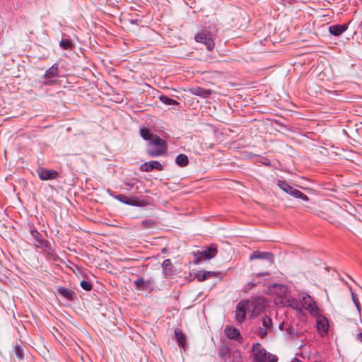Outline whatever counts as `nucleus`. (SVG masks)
Listing matches in <instances>:
<instances>
[{
  "mask_svg": "<svg viewBox=\"0 0 362 362\" xmlns=\"http://www.w3.org/2000/svg\"><path fill=\"white\" fill-rule=\"evenodd\" d=\"M303 275L310 284L322 288L325 292H327L326 287L331 286L337 280H341L334 269L325 264H313Z\"/></svg>",
  "mask_w": 362,
  "mask_h": 362,
  "instance_id": "obj_1",
  "label": "nucleus"
},
{
  "mask_svg": "<svg viewBox=\"0 0 362 362\" xmlns=\"http://www.w3.org/2000/svg\"><path fill=\"white\" fill-rule=\"evenodd\" d=\"M168 150L166 142L160 138H155V139L148 143L146 152L151 157H158L166 153Z\"/></svg>",
  "mask_w": 362,
  "mask_h": 362,
  "instance_id": "obj_2",
  "label": "nucleus"
},
{
  "mask_svg": "<svg viewBox=\"0 0 362 362\" xmlns=\"http://www.w3.org/2000/svg\"><path fill=\"white\" fill-rule=\"evenodd\" d=\"M266 299L262 296H257L251 300H248V312L251 313V318H255L264 308Z\"/></svg>",
  "mask_w": 362,
  "mask_h": 362,
  "instance_id": "obj_3",
  "label": "nucleus"
},
{
  "mask_svg": "<svg viewBox=\"0 0 362 362\" xmlns=\"http://www.w3.org/2000/svg\"><path fill=\"white\" fill-rule=\"evenodd\" d=\"M218 253L217 246L211 245L202 251H198L194 254L195 263H198L203 259H210Z\"/></svg>",
  "mask_w": 362,
  "mask_h": 362,
  "instance_id": "obj_4",
  "label": "nucleus"
},
{
  "mask_svg": "<svg viewBox=\"0 0 362 362\" xmlns=\"http://www.w3.org/2000/svg\"><path fill=\"white\" fill-rule=\"evenodd\" d=\"M301 308H304L315 316L317 315L320 311L316 302L313 299L311 296H303L301 299Z\"/></svg>",
  "mask_w": 362,
  "mask_h": 362,
  "instance_id": "obj_5",
  "label": "nucleus"
},
{
  "mask_svg": "<svg viewBox=\"0 0 362 362\" xmlns=\"http://www.w3.org/2000/svg\"><path fill=\"white\" fill-rule=\"evenodd\" d=\"M252 352L254 362H267V351L259 343L253 344Z\"/></svg>",
  "mask_w": 362,
  "mask_h": 362,
  "instance_id": "obj_6",
  "label": "nucleus"
},
{
  "mask_svg": "<svg viewBox=\"0 0 362 362\" xmlns=\"http://www.w3.org/2000/svg\"><path fill=\"white\" fill-rule=\"evenodd\" d=\"M134 284L139 291L151 292L155 286V281L153 279L139 278L134 281Z\"/></svg>",
  "mask_w": 362,
  "mask_h": 362,
  "instance_id": "obj_7",
  "label": "nucleus"
},
{
  "mask_svg": "<svg viewBox=\"0 0 362 362\" xmlns=\"http://www.w3.org/2000/svg\"><path fill=\"white\" fill-rule=\"evenodd\" d=\"M195 40L205 45L208 50H212L214 47V42L211 34L207 31H203L197 34L195 36Z\"/></svg>",
  "mask_w": 362,
  "mask_h": 362,
  "instance_id": "obj_8",
  "label": "nucleus"
},
{
  "mask_svg": "<svg viewBox=\"0 0 362 362\" xmlns=\"http://www.w3.org/2000/svg\"><path fill=\"white\" fill-rule=\"evenodd\" d=\"M248 300H242L238 303L235 309V320L242 323L246 317V312H248Z\"/></svg>",
  "mask_w": 362,
  "mask_h": 362,
  "instance_id": "obj_9",
  "label": "nucleus"
},
{
  "mask_svg": "<svg viewBox=\"0 0 362 362\" xmlns=\"http://www.w3.org/2000/svg\"><path fill=\"white\" fill-rule=\"evenodd\" d=\"M315 317H316V325L318 332L322 337L326 335L329 330L328 320L320 315V313L317 315H315Z\"/></svg>",
  "mask_w": 362,
  "mask_h": 362,
  "instance_id": "obj_10",
  "label": "nucleus"
},
{
  "mask_svg": "<svg viewBox=\"0 0 362 362\" xmlns=\"http://www.w3.org/2000/svg\"><path fill=\"white\" fill-rule=\"evenodd\" d=\"M59 73V66L57 64H54L49 69H48L45 74L42 76V78L49 79L47 81H44L43 83L45 86H50L55 83V81L52 78L57 76Z\"/></svg>",
  "mask_w": 362,
  "mask_h": 362,
  "instance_id": "obj_11",
  "label": "nucleus"
},
{
  "mask_svg": "<svg viewBox=\"0 0 362 362\" xmlns=\"http://www.w3.org/2000/svg\"><path fill=\"white\" fill-rule=\"evenodd\" d=\"M272 328V322L271 318L265 315L262 318V327H260L258 331V335L261 338H264L267 335V332Z\"/></svg>",
  "mask_w": 362,
  "mask_h": 362,
  "instance_id": "obj_12",
  "label": "nucleus"
},
{
  "mask_svg": "<svg viewBox=\"0 0 362 362\" xmlns=\"http://www.w3.org/2000/svg\"><path fill=\"white\" fill-rule=\"evenodd\" d=\"M163 170V166L157 160H151L146 162L140 166V170L142 172H151L153 170Z\"/></svg>",
  "mask_w": 362,
  "mask_h": 362,
  "instance_id": "obj_13",
  "label": "nucleus"
},
{
  "mask_svg": "<svg viewBox=\"0 0 362 362\" xmlns=\"http://www.w3.org/2000/svg\"><path fill=\"white\" fill-rule=\"evenodd\" d=\"M37 174L40 179L42 180H54L58 177V173L56 170L45 168L39 169Z\"/></svg>",
  "mask_w": 362,
  "mask_h": 362,
  "instance_id": "obj_14",
  "label": "nucleus"
},
{
  "mask_svg": "<svg viewBox=\"0 0 362 362\" xmlns=\"http://www.w3.org/2000/svg\"><path fill=\"white\" fill-rule=\"evenodd\" d=\"M254 259H266L269 264L274 263V255L270 252L255 251L250 256V260Z\"/></svg>",
  "mask_w": 362,
  "mask_h": 362,
  "instance_id": "obj_15",
  "label": "nucleus"
},
{
  "mask_svg": "<svg viewBox=\"0 0 362 362\" xmlns=\"http://www.w3.org/2000/svg\"><path fill=\"white\" fill-rule=\"evenodd\" d=\"M282 300H284V304L287 306H290L295 310H301V300H298L291 296H279Z\"/></svg>",
  "mask_w": 362,
  "mask_h": 362,
  "instance_id": "obj_16",
  "label": "nucleus"
},
{
  "mask_svg": "<svg viewBox=\"0 0 362 362\" xmlns=\"http://www.w3.org/2000/svg\"><path fill=\"white\" fill-rule=\"evenodd\" d=\"M225 334L227 336V337L230 339H235V340L239 341L240 339H242L239 330L233 327L227 326L225 328Z\"/></svg>",
  "mask_w": 362,
  "mask_h": 362,
  "instance_id": "obj_17",
  "label": "nucleus"
},
{
  "mask_svg": "<svg viewBox=\"0 0 362 362\" xmlns=\"http://www.w3.org/2000/svg\"><path fill=\"white\" fill-rule=\"evenodd\" d=\"M348 28L347 25L343 24V25H333L329 27V32L330 34H332L334 36H339L341 35L344 32H345Z\"/></svg>",
  "mask_w": 362,
  "mask_h": 362,
  "instance_id": "obj_18",
  "label": "nucleus"
},
{
  "mask_svg": "<svg viewBox=\"0 0 362 362\" xmlns=\"http://www.w3.org/2000/svg\"><path fill=\"white\" fill-rule=\"evenodd\" d=\"M190 92L194 95L202 98H208L211 94V90L209 89H204L201 87H194L190 89Z\"/></svg>",
  "mask_w": 362,
  "mask_h": 362,
  "instance_id": "obj_19",
  "label": "nucleus"
},
{
  "mask_svg": "<svg viewBox=\"0 0 362 362\" xmlns=\"http://www.w3.org/2000/svg\"><path fill=\"white\" fill-rule=\"evenodd\" d=\"M140 135L146 141L148 142L153 141L155 138H160L158 136L151 133L148 129L143 127L140 129Z\"/></svg>",
  "mask_w": 362,
  "mask_h": 362,
  "instance_id": "obj_20",
  "label": "nucleus"
},
{
  "mask_svg": "<svg viewBox=\"0 0 362 362\" xmlns=\"http://www.w3.org/2000/svg\"><path fill=\"white\" fill-rule=\"evenodd\" d=\"M175 335L179 346L185 349V346L186 344V337L185 334L182 332V330L175 329Z\"/></svg>",
  "mask_w": 362,
  "mask_h": 362,
  "instance_id": "obj_21",
  "label": "nucleus"
},
{
  "mask_svg": "<svg viewBox=\"0 0 362 362\" xmlns=\"http://www.w3.org/2000/svg\"><path fill=\"white\" fill-rule=\"evenodd\" d=\"M272 292L276 293V294H286L289 292L287 286L284 284H274L271 287Z\"/></svg>",
  "mask_w": 362,
  "mask_h": 362,
  "instance_id": "obj_22",
  "label": "nucleus"
},
{
  "mask_svg": "<svg viewBox=\"0 0 362 362\" xmlns=\"http://www.w3.org/2000/svg\"><path fill=\"white\" fill-rule=\"evenodd\" d=\"M218 354L225 362H227V356L230 355V349L227 346L223 345L218 348Z\"/></svg>",
  "mask_w": 362,
  "mask_h": 362,
  "instance_id": "obj_23",
  "label": "nucleus"
},
{
  "mask_svg": "<svg viewBox=\"0 0 362 362\" xmlns=\"http://www.w3.org/2000/svg\"><path fill=\"white\" fill-rule=\"evenodd\" d=\"M290 195L296 199H300L305 202H308L309 200L308 197L306 194L302 193L300 190L295 189L294 187H293Z\"/></svg>",
  "mask_w": 362,
  "mask_h": 362,
  "instance_id": "obj_24",
  "label": "nucleus"
},
{
  "mask_svg": "<svg viewBox=\"0 0 362 362\" xmlns=\"http://www.w3.org/2000/svg\"><path fill=\"white\" fill-rule=\"evenodd\" d=\"M175 163L180 167H185L189 163V159L185 154H179L175 159Z\"/></svg>",
  "mask_w": 362,
  "mask_h": 362,
  "instance_id": "obj_25",
  "label": "nucleus"
},
{
  "mask_svg": "<svg viewBox=\"0 0 362 362\" xmlns=\"http://www.w3.org/2000/svg\"><path fill=\"white\" fill-rule=\"evenodd\" d=\"M347 286L349 288L350 294H357L358 293H362V287L360 286L355 281H353L351 284H347Z\"/></svg>",
  "mask_w": 362,
  "mask_h": 362,
  "instance_id": "obj_26",
  "label": "nucleus"
},
{
  "mask_svg": "<svg viewBox=\"0 0 362 362\" xmlns=\"http://www.w3.org/2000/svg\"><path fill=\"white\" fill-rule=\"evenodd\" d=\"M115 199L128 205H136L137 202L136 201L129 199V197L123 194L115 196Z\"/></svg>",
  "mask_w": 362,
  "mask_h": 362,
  "instance_id": "obj_27",
  "label": "nucleus"
},
{
  "mask_svg": "<svg viewBox=\"0 0 362 362\" xmlns=\"http://www.w3.org/2000/svg\"><path fill=\"white\" fill-rule=\"evenodd\" d=\"M277 185L285 192L290 194L293 187L288 185L286 181L284 180H279L277 182Z\"/></svg>",
  "mask_w": 362,
  "mask_h": 362,
  "instance_id": "obj_28",
  "label": "nucleus"
},
{
  "mask_svg": "<svg viewBox=\"0 0 362 362\" xmlns=\"http://www.w3.org/2000/svg\"><path fill=\"white\" fill-rule=\"evenodd\" d=\"M215 276V272H203L197 274L196 277L197 278L199 281H202L206 280L209 277H212Z\"/></svg>",
  "mask_w": 362,
  "mask_h": 362,
  "instance_id": "obj_29",
  "label": "nucleus"
},
{
  "mask_svg": "<svg viewBox=\"0 0 362 362\" xmlns=\"http://www.w3.org/2000/svg\"><path fill=\"white\" fill-rule=\"evenodd\" d=\"M59 298H57L59 302L64 305H69V302L73 301L74 300V297L76 296H59Z\"/></svg>",
  "mask_w": 362,
  "mask_h": 362,
  "instance_id": "obj_30",
  "label": "nucleus"
},
{
  "mask_svg": "<svg viewBox=\"0 0 362 362\" xmlns=\"http://www.w3.org/2000/svg\"><path fill=\"white\" fill-rule=\"evenodd\" d=\"M160 100L165 105H178V103L172 98H170L167 95H161L160 96Z\"/></svg>",
  "mask_w": 362,
  "mask_h": 362,
  "instance_id": "obj_31",
  "label": "nucleus"
},
{
  "mask_svg": "<svg viewBox=\"0 0 362 362\" xmlns=\"http://www.w3.org/2000/svg\"><path fill=\"white\" fill-rule=\"evenodd\" d=\"M60 46L64 49L69 50L72 49L74 44L69 39H62L60 42Z\"/></svg>",
  "mask_w": 362,
  "mask_h": 362,
  "instance_id": "obj_32",
  "label": "nucleus"
},
{
  "mask_svg": "<svg viewBox=\"0 0 362 362\" xmlns=\"http://www.w3.org/2000/svg\"><path fill=\"white\" fill-rule=\"evenodd\" d=\"M14 352L18 359H22L23 358L24 352L21 346L16 345L14 347Z\"/></svg>",
  "mask_w": 362,
  "mask_h": 362,
  "instance_id": "obj_33",
  "label": "nucleus"
},
{
  "mask_svg": "<svg viewBox=\"0 0 362 362\" xmlns=\"http://www.w3.org/2000/svg\"><path fill=\"white\" fill-rule=\"evenodd\" d=\"M81 286L86 291H90L92 288L91 284L84 280L81 281Z\"/></svg>",
  "mask_w": 362,
  "mask_h": 362,
  "instance_id": "obj_34",
  "label": "nucleus"
},
{
  "mask_svg": "<svg viewBox=\"0 0 362 362\" xmlns=\"http://www.w3.org/2000/svg\"><path fill=\"white\" fill-rule=\"evenodd\" d=\"M156 223V221L151 219L149 220H144L141 222V224L146 227V228H151L153 226H154Z\"/></svg>",
  "mask_w": 362,
  "mask_h": 362,
  "instance_id": "obj_35",
  "label": "nucleus"
},
{
  "mask_svg": "<svg viewBox=\"0 0 362 362\" xmlns=\"http://www.w3.org/2000/svg\"><path fill=\"white\" fill-rule=\"evenodd\" d=\"M170 266L171 261L169 259H165L162 263V267L163 268V269H167Z\"/></svg>",
  "mask_w": 362,
  "mask_h": 362,
  "instance_id": "obj_36",
  "label": "nucleus"
},
{
  "mask_svg": "<svg viewBox=\"0 0 362 362\" xmlns=\"http://www.w3.org/2000/svg\"><path fill=\"white\" fill-rule=\"evenodd\" d=\"M59 292H60V294H62V295H64V294H74V291H72L69 290V289L65 288H61L59 289Z\"/></svg>",
  "mask_w": 362,
  "mask_h": 362,
  "instance_id": "obj_37",
  "label": "nucleus"
},
{
  "mask_svg": "<svg viewBox=\"0 0 362 362\" xmlns=\"http://www.w3.org/2000/svg\"><path fill=\"white\" fill-rule=\"evenodd\" d=\"M352 296V300H353L354 304L356 305L358 310L360 312V303H359L358 299L357 298V296Z\"/></svg>",
  "mask_w": 362,
  "mask_h": 362,
  "instance_id": "obj_38",
  "label": "nucleus"
},
{
  "mask_svg": "<svg viewBox=\"0 0 362 362\" xmlns=\"http://www.w3.org/2000/svg\"><path fill=\"white\" fill-rule=\"evenodd\" d=\"M33 235L37 239V242L40 244H42L43 240L39 239V236L40 234L37 231H33Z\"/></svg>",
  "mask_w": 362,
  "mask_h": 362,
  "instance_id": "obj_39",
  "label": "nucleus"
},
{
  "mask_svg": "<svg viewBox=\"0 0 362 362\" xmlns=\"http://www.w3.org/2000/svg\"><path fill=\"white\" fill-rule=\"evenodd\" d=\"M268 360H269V362H277L278 358L276 356L269 354Z\"/></svg>",
  "mask_w": 362,
  "mask_h": 362,
  "instance_id": "obj_40",
  "label": "nucleus"
},
{
  "mask_svg": "<svg viewBox=\"0 0 362 362\" xmlns=\"http://www.w3.org/2000/svg\"><path fill=\"white\" fill-rule=\"evenodd\" d=\"M357 339L362 342V332L358 333Z\"/></svg>",
  "mask_w": 362,
  "mask_h": 362,
  "instance_id": "obj_41",
  "label": "nucleus"
},
{
  "mask_svg": "<svg viewBox=\"0 0 362 362\" xmlns=\"http://www.w3.org/2000/svg\"><path fill=\"white\" fill-rule=\"evenodd\" d=\"M267 275H269V272H262L261 274H259L257 276H267Z\"/></svg>",
  "mask_w": 362,
  "mask_h": 362,
  "instance_id": "obj_42",
  "label": "nucleus"
},
{
  "mask_svg": "<svg viewBox=\"0 0 362 362\" xmlns=\"http://www.w3.org/2000/svg\"><path fill=\"white\" fill-rule=\"evenodd\" d=\"M233 356L234 357H238V356H240V352L238 351H235L233 352Z\"/></svg>",
  "mask_w": 362,
  "mask_h": 362,
  "instance_id": "obj_43",
  "label": "nucleus"
}]
</instances>
